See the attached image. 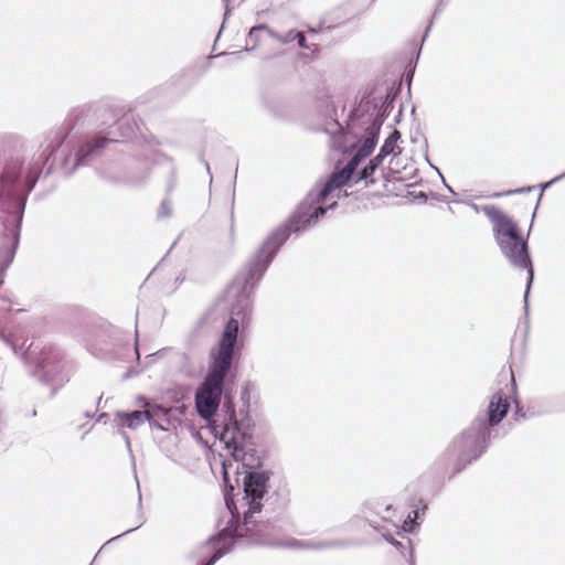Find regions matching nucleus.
<instances>
[{"mask_svg":"<svg viewBox=\"0 0 565 565\" xmlns=\"http://www.w3.org/2000/svg\"><path fill=\"white\" fill-rule=\"evenodd\" d=\"M316 540H303V541H295L290 544L294 547L306 548V550H315Z\"/></svg>","mask_w":565,"mask_h":565,"instance_id":"obj_25","label":"nucleus"},{"mask_svg":"<svg viewBox=\"0 0 565 565\" xmlns=\"http://www.w3.org/2000/svg\"><path fill=\"white\" fill-rule=\"evenodd\" d=\"M163 142L150 135L148 137L142 136L141 150L135 154V161L128 168L126 172V181L134 185L145 184L151 173V164L154 157L160 156L167 162L168 166V180H167V194L170 195L177 188V168L172 158L161 154L156 150L157 146Z\"/></svg>","mask_w":565,"mask_h":565,"instance_id":"obj_10","label":"nucleus"},{"mask_svg":"<svg viewBox=\"0 0 565 565\" xmlns=\"http://www.w3.org/2000/svg\"><path fill=\"white\" fill-rule=\"evenodd\" d=\"M172 215V204L169 199L162 200L159 210H158V217L159 218H168Z\"/></svg>","mask_w":565,"mask_h":565,"instance_id":"obj_24","label":"nucleus"},{"mask_svg":"<svg viewBox=\"0 0 565 565\" xmlns=\"http://www.w3.org/2000/svg\"><path fill=\"white\" fill-rule=\"evenodd\" d=\"M399 93V87H386L383 93L377 86L367 88L359 105L349 115L348 129L365 130L379 138L380 130L385 119L394 108V103Z\"/></svg>","mask_w":565,"mask_h":565,"instance_id":"obj_7","label":"nucleus"},{"mask_svg":"<svg viewBox=\"0 0 565 565\" xmlns=\"http://www.w3.org/2000/svg\"><path fill=\"white\" fill-rule=\"evenodd\" d=\"M120 434L124 437L127 447L130 449V439H129L128 435L125 431H120Z\"/></svg>","mask_w":565,"mask_h":565,"instance_id":"obj_34","label":"nucleus"},{"mask_svg":"<svg viewBox=\"0 0 565 565\" xmlns=\"http://www.w3.org/2000/svg\"><path fill=\"white\" fill-rule=\"evenodd\" d=\"M277 249H256L248 259L246 267L238 273L228 288V295L234 298L231 306L232 320L245 324L249 322L253 311V294L263 278L270 263L276 256Z\"/></svg>","mask_w":565,"mask_h":565,"instance_id":"obj_6","label":"nucleus"},{"mask_svg":"<svg viewBox=\"0 0 565 565\" xmlns=\"http://www.w3.org/2000/svg\"><path fill=\"white\" fill-rule=\"evenodd\" d=\"M268 35L271 39H275L276 41L280 42L281 44H289L296 40V38L298 36V31L291 29L285 34H280L274 30H268Z\"/></svg>","mask_w":565,"mask_h":565,"instance_id":"obj_21","label":"nucleus"},{"mask_svg":"<svg viewBox=\"0 0 565 565\" xmlns=\"http://www.w3.org/2000/svg\"><path fill=\"white\" fill-rule=\"evenodd\" d=\"M365 521L372 529L379 532L386 542L391 543L398 550L404 547L402 542L394 539L392 531L388 529L390 524L384 518H382L381 520H372L365 518ZM391 525L395 529L397 533H399L397 526H395L394 524Z\"/></svg>","mask_w":565,"mask_h":565,"instance_id":"obj_17","label":"nucleus"},{"mask_svg":"<svg viewBox=\"0 0 565 565\" xmlns=\"http://www.w3.org/2000/svg\"><path fill=\"white\" fill-rule=\"evenodd\" d=\"M140 132L139 121L134 115H126L119 119L116 127L107 132L106 136L98 134L93 138L86 139L78 145L72 167L68 169L71 156L63 160V168L66 174H73L79 167L87 166L92 160L102 153V150L108 142H119L137 137Z\"/></svg>","mask_w":565,"mask_h":565,"instance_id":"obj_9","label":"nucleus"},{"mask_svg":"<svg viewBox=\"0 0 565 565\" xmlns=\"http://www.w3.org/2000/svg\"><path fill=\"white\" fill-rule=\"evenodd\" d=\"M446 186H447V190H449L450 192H452V190H451V188H450L449 185H447V184H446Z\"/></svg>","mask_w":565,"mask_h":565,"instance_id":"obj_48","label":"nucleus"},{"mask_svg":"<svg viewBox=\"0 0 565 565\" xmlns=\"http://www.w3.org/2000/svg\"><path fill=\"white\" fill-rule=\"evenodd\" d=\"M503 252L505 258L512 264V266L519 269H526L527 271V284L524 294L525 309H527V297L534 278V270L529 249H503Z\"/></svg>","mask_w":565,"mask_h":565,"instance_id":"obj_14","label":"nucleus"},{"mask_svg":"<svg viewBox=\"0 0 565 565\" xmlns=\"http://www.w3.org/2000/svg\"><path fill=\"white\" fill-rule=\"evenodd\" d=\"M268 30H271V29L267 24H265V23L257 24V25L253 26L249 30V33H248V36H247V42L252 43V46H246L244 50L236 51V52H233L231 54L234 55L236 58H241L242 54L244 52H252V51H254L255 47L257 46L258 42H259V33L263 32V31H266L268 33Z\"/></svg>","mask_w":565,"mask_h":565,"instance_id":"obj_18","label":"nucleus"},{"mask_svg":"<svg viewBox=\"0 0 565 565\" xmlns=\"http://www.w3.org/2000/svg\"><path fill=\"white\" fill-rule=\"evenodd\" d=\"M355 139V151L342 168L332 171L326 181L310 191L295 212L279 226L270 232L260 247H281L292 234H299L316 224L328 210L334 209L337 202L324 205L329 195L337 189L354 180L355 170L361 161L370 156L377 145L379 138L365 132L359 136V130L348 129Z\"/></svg>","mask_w":565,"mask_h":565,"instance_id":"obj_3","label":"nucleus"},{"mask_svg":"<svg viewBox=\"0 0 565 565\" xmlns=\"http://www.w3.org/2000/svg\"><path fill=\"white\" fill-rule=\"evenodd\" d=\"M8 265H9V263H8V264H4V263L2 262L1 270L3 271V270H4V268H6Z\"/></svg>","mask_w":565,"mask_h":565,"instance_id":"obj_41","label":"nucleus"},{"mask_svg":"<svg viewBox=\"0 0 565 565\" xmlns=\"http://www.w3.org/2000/svg\"><path fill=\"white\" fill-rule=\"evenodd\" d=\"M233 209H234V199L232 200V212H231V215H232V216L234 215V211H233Z\"/></svg>","mask_w":565,"mask_h":565,"instance_id":"obj_40","label":"nucleus"},{"mask_svg":"<svg viewBox=\"0 0 565 565\" xmlns=\"http://www.w3.org/2000/svg\"><path fill=\"white\" fill-rule=\"evenodd\" d=\"M100 404H102V396L99 397L97 405L100 406Z\"/></svg>","mask_w":565,"mask_h":565,"instance_id":"obj_45","label":"nucleus"},{"mask_svg":"<svg viewBox=\"0 0 565 565\" xmlns=\"http://www.w3.org/2000/svg\"><path fill=\"white\" fill-rule=\"evenodd\" d=\"M418 196H419V198H422V199H425V200H426V198H427V196H426V194H425L424 192H419V195H418Z\"/></svg>","mask_w":565,"mask_h":565,"instance_id":"obj_39","label":"nucleus"},{"mask_svg":"<svg viewBox=\"0 0 565 565\" xmlns=\"http://www.w3.org/2000/svg\"><path fill=\"white\" fill-rule=\"evenodd\" d=\"M175 245H177V241H174V242L171 244V246H170V247H171V248H174V247H175Z\"/></svg>","mask_w":565,"mask_h":565,"instance_id":"obj_44","label":"nucleus"},{"mask_svg":"<svg viewBox=\"0 0 565 565\" xmlns=\"http://www.w3.org/2000/svg\"><path fill=\"white\" fill-rule=\"evenodd\" d=\"M162 413L163 416L167 415V408L161 406H156L151 409L147 411H134L130 413L118 412L116 414V423L119 427H128L130 429H137L141 426L146 420L149 422L151 427H154L159 430H167L159 422H156V416Z\"/></svg>","mask_w":565,"mask_h":565,"instance_id":"obj_13","label":"nucleus"},{"mask_svg":"<svg viewBox=\"0 0 565 565\" xmlns=\"http://www.w3.org/2000/svg\"><path fill=\"white\" fill-rule=\"evenodd\" d=\"M408 544H411V541H407ZM409 565H415V557H414V551L412 545H409V557H408Z\"/></svg>","mask_w":565,"mask_h":565,"instance_id":"obj_31","label":"nucleus"},{"mask_svg":"<svg viewBox=\"0 0 565 565\" xmlns=\"http://www.w3.org/2000/svg\"><path fill=\"white\" fill-rule=\"evenodd\" d=\"M510 385H507V392L499 390L495 392L489 403L487 414L478 416L475 420H481L487 429L491 431L507 416L510 408L509 399L516 393V384L513 372L510 373Z\"/></svg>","mask_w":565,"mask_h":565,"instance_id":"obj_12","label":"nucleus"},{"mask_svg":"<svg viewBox=\"0 0 565 565\" xmlns=\"http://www.w3.org/2000/svg\"><path fill=\"white\" fill-rule=\"evenodd\" d=\"M434 169H435V171H437V172H438V174L443 178V175H441L440 171L438 170V168L434 167Z\"/></svg>","mask_w":565,"mask_h":565,"instance_id":"obj_43","label":"nucleus"},{"mask_svg":"<svg viewBox=\"0 0 565 565\" xmlns=\"http://www.w3.org/2000/svg\"><path fill=\"white\" fill-rule=\"evenodd\" d=\"M390 510H391V505H387V507L385 508V511H386V512H388Z\"/></svg>","mask_w":565,"mask_h":565,"instance_id":"obj_46","label":"nucleus"},{"mask_svg":"<svg viewBox=\"0 0 565 565\" xmlns=\"http://www.w3.org/2000/svg\"><path fill=\"white\" fill-rule=\"evenodd\" d=\"M8 250L10 252V259H9V263H10L12 260V258H13L15 249H8Z\"/></svg>","mask_w":565,"mask_h":565,"instance_id":"obj_37","label":"nucleus"},{"mask_svg":"<svg viewBox=\"0 0 565 565\" xmlns=\"http://www.w3.org/2000/svg\"><path fill=\"white\" fill-rule=\"evenodd\" d=\"M515 406H516V409H515V413H514L515 419L519 420L520 418H525V414L523 413V411L520 407L518 402H515Z\"/></svg>","mask_w":565,"mask_h":565,"instance_id":"obj_28","label":"nucleus"},{"mask_svg":"<svg viewBox=\"0 0 565 565\" xmlns=\"http://www.w3.org/2000/svg\"><path fill=\"white\" fill-rule=\"evenodd\" d=\"M295 41H297L299 47L308 49L307 38L303 32L298 31V36L296 38Z\"/></svg>","mask_w":565,"mask_h":565,"instance_id":"obj_26","label":"nucleus"},{"mask_svg":"<svg viewBox=\"0 0 565 565\" xmlns=\"http://www.w3.org/2000/svg\"><path fill=\"white\" fill-rule=\"evenodd\" d=\"M427 510V504L423 500H417L413 505V510L407 515L403 524L405 532L414 533L418 530Z\"/></svg>","mask_w":565,"mask_h":565,"instance_id":"obj_15","label":"nucleus"},{"mask_svg":"<svg viewBox=\"0 0 565 565\" xmlns=\"http://www.w3.org/2000/svg\"><path fill=\"white\" fill-rule=\"evenodd\" d=\"M135 478H137L136 475H135ZM136 482H137V489H138V510H139L138 524L136 526L131 527V529L126 530L124 533L117 535L116 537H113L111 540L108 541V543L114 541V540H116V539H118V537H120L121 535H125L127 533H130V532L137 530L138 527H140L145 523V519H143V515H142V512H141V509H142V497H141L138 479H136Z\"/></svg>","mask_w":565,"mask_h":565,"instance_id":"obj_22","label":"nucleus"},{"mask_svg":"<svg viewBox=\"0 0 565 565\" xmlns=\"http://www.w3.org/2000/svg\"><path fill=\"white\" fill-rule=\"evenodd\" d=\"M383 158L377 153L374 158H372L366 166H364L355 175L354 184L360 182H364V186H369L370 184L375 183L374 174L376 170L383 163Z\"/></svg>","mask_w":565,"mask_h":565,"instance_id":"obj_16","label":"nucleus"},{"mask_svg":"<svg viewBox=\"0 0 565 565\" xmlns=\"http://www.w3.org/2000/svg\"><path fill=\"white\" fill-rule=\"evenodd\" d=\"M223 1L225 2V12H224V20H223V23H225V21H226V19H227V17H228V14H230V12H231V8H230V0H223ZM223 25H224V24H222L221 30L223 29Z\"/></svg>","mask_w":565,"mask_h":565,"instance_id":"obj_30","label":"nucleus"},{"mask_svg":"<svg viewBox=\"0 0 565 565\" xmlns=\"http://www.w3.org/2000/svg\"><path fill=\"white\" fill-rule=\"evenodd\" d=\"M107 417H108V414H107V413H103V414H100V415L98 416L97 422L104 420V419H106Z\"/></svg>","mask_w":565,"mask_h":565,"instance_id":"obj_35","label":"nucleus"},{"mask_svg":"<svg viewBox=\"0 0 565 565\" xmlns=\"http://www.w3.org/2000/svg\"><path fill=\"white\" fill-rule=\"evenodd\" d=\"M269 473L264 470L244 471V497L242 508L244 522L238 523L239 510L234 501L225 497L227 512L231 515L228 524L216 535L211 536L205 546L212 551V556L203 565H214L220 558L230 553L236 540L245 539L249 544H271L273 525L269 522L255 520V514L262 511V500L267 493Z\"/></svg>","mask_w":565,"mask_h":565,"instance_id":"obj_4","label":"nucleus"},{"mask_svg":"<svg viewBox=\"0 0 565 565\" xmlns=\"http://www.w3.org/2000/svg\"><path fill=\"white\" fill-rule=\"evenodd\" d=\"M204 164H205V168H206V171L209 174H211V170H210V164L207 161H204ZM212 178V175H210Z\"/></svg>","mask_w":565,"mask_h":565,"instance_id":"obj_36","label":"nucleus"},{"mask_svg":"<svg viewBox=\"0 0 565 565\" xmlns=\"http://www.w3.org/2000/svg\"><path fill=\"white\" fill-rule=\"evenodd\" d=\"M137 337H138V332L136 331V339H135V344H134V354H135L136 359H139V350H138V345H137Z\"/></svg>","mask_w":565,"mask_h":565,"instance_id":"obj_32","label":"nucleus"},{"mask_svg":"<svg viewBox=\"0 0 565 565\" xmlns=\"http://www.w3.org/2000/svg\"><path fill=\"white\" fill-rule=\"evenodd\" d=\"M115 355H116L117 358H119V359H121V358H122V354H120L119 352H115Z\"/></svg>","mask_w":565,"mask_h":565,"instance_id":"obj_42","label":"nucleus"},{"mask_svg":"<svg viewBox=\"0 0 565 565\" xmlns=\"http://www.w3.org/2000/svg\"><path fill=\"white\" fill-rule=\"evenodd\" d=\"M51 169H52V166H50V167L47 168V173H50V172H51Z\"/></svg>","mask_w":565,"mask_h":565,"instance_id":"obj_47","label":"nucleus"},{"mask_svg":"<svg viewBox=\"0 0 565 565\" xmlns=\"http://www.w3.org/2000/svg\"><path fill=\"white\" fill-rule=\"evenodd\" d=\"M482 212L492 224L493 236L499 247H529V235L533 221H531L527 233L524 234L519 224L498 206L484 205ZM534 216L535 211L532 220Z\"/></svg>","mask_w":565,"mask_h":565,"instance_id":"obj_11","label":"nucleus"},{"mask_svg":"<svg viewBox=\"0 0 565 565\" xmlns=\"http://www.w3.org/2000/svg\"><path fill=\"white\" fill-rule=\"evenodd\" d=\"M237 334V321L232 319L225 324L217 349L210 354L207 373L195 391L194 402L198 414L204 420H211L212 434L225 445L236 462L235 472L239 473L241 466L244 469L252 468L249 459L253 458L250 451L255 422L249 414L248 391L242 392L238 409L226 398L217 413L225 379L233 365Z\"/></svg>","mask_w":565,"mask_h":565,"instance_id":"obj_1","label":"nucleus"},{"mask_svg":"<svg viewBox=\"0 0 565 565\" xmlns=\"http://www.w3.org/2000/svg\"><path fill=\"white\" fill-rule=\"evenodd\" d=\"M564 177H565V172H564L563 174H561V175L556 177V178L554 179V182H555V181H557V180H561V179H562V178H564Z\"/></svg>","mask_w":565,"mask_h":565,"instance_id":"obj_38","label":"nucleus"},{"mask_svg":"<svg viewBox=\"0 0 565 565\" xmlns=\"http://www.w3.org/2000/svg\"><path fill=\"white\" fill-rule=\"evenodd\" d=\"M82 111L75 110L60 129L50 131L30 159L25 156V142L21 137H2V247H19L28 198Z\"/></svg>","mask_w":565,"mask_h":565,"instance_id":"obj_2","label":"nucleus"},{"mask_svg":"<svg viewBox=\"0 0 565 565\" xmlns=\"http://www.w3.org/2000/svg\"><path fill=\"white\" fill-rule=\"evenodd\" d=\"M167 414H169V411L167 409ZM168 415L163 416L162 413H159V415L156 416V422H159L164 427H167L164 424L168 423Z\"/></svg>","mask_w":565,"mask_h":565,"instance_id":"obj_29","label":"nucleus"},{"mask_svg":"<svg viewBox=\"0 0 565 565\" xmlns=\"http://www.w3.org/2000/svg\"><path fill=\"white\" fill-rule=\"evenodd\" d=\"M28 331L25 327L11 332L8 338L2 333V343L10 348L12 353L21 356L30 366L32 376L50 386L52 393L65 385L71 379L73 365L65 359L64 353L56 347L39 348L32 343L25 350Z\"/></svg>","mask_w":565,"mask_h":565,"instance_id":"obj_5","label":"nucleus"},{"mask_svg":"<svg viewBox=\"0 0 565 565\" xmlns=\"http://www.w3.org/2000/svg\"><path fill=\"white\" fill-rule=\"evenodd\" d=\"M401 138V132L394 129L388 137L384 140V143L381 146L379 154L381 158L385 159L386 157L394 154L396 156L395 149L397 148V141Z\"/></svg>","mask_w":565,"mask_h":565,"instance_id":"obj_19","label":"nucleus"},{"mask_svg":"<svg viewBox=\"0 0 565 565\" xmlns=\"http://www.w3.org/2000/svg\"><path fill=\"white\" fill-rule=\"evenodd\" d=\"M223 478H224V481L227 482L228 481V473H230V470L233 468V463L231 461H223Z\"/></svg>","mask_w":565,"mask_h":565,"instance_id":"obj_27","label":"nucleus"},{"mask_svg":"<svg viewBox=\"0 0 565 565\" xmlns=\"http://www.w3.org/2000/svg\"><path fill=\"white\" fill-rule=\"evenodd\" d=\"M533 189H534V186L527 185V186H522V188H518V189H513V190H507L504 192L493 193L491 196L492 198L510 196L513 194L527 193V192H531Z\"/></svg>","mask_w":565,"mask_h":565,"instance_id":"obj_23","label":"nucleus"},{"mask_svg":"<svg viewBox=\"0 0 565 565\" xmlns=\"http://www.w3.org/2000/svg\"><path fill=\"white\" fill-rule=\"evenodd\" d=\"M491 433L481 420H473L457 435L443 455V465L452 478L482 456L490 444Z\"/></svg>","mask_w":565,"mask_h":565,"instance_id":"obj_8","label":"nucleus"},{"mask_svg":"<svg viewBox=\"0 0 565 565\" xmlns=\"http://www.w3.org/2000/svg\"><path fill=\"white\" fill-rule=\"evenodd\" d=\"M1 301H2V311H3V310H11V307H10V306H8V307L6 306V303H7V302H9V303H10V301H9V300H7V299L2 296Z\"/></svg>","mask_w":565,"mask_h":565,"instance_id":"obj_33","label":"nucleus"},{"mask_svg":"<svg viewBox=\"0 0 565 565\" xmlns=\"http://www.w3.org/2000/svg\"><path fill=\"white\" fill-rule=\"evenodd\" d=\"M350 545V541L347 540H321L316 541L315 550H330V548H343Z\"/></svg>","mask_w":565,"mask_h":565,"instance_id":"obj_20","label":"nucleus"}]
</instances>
